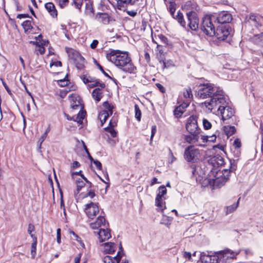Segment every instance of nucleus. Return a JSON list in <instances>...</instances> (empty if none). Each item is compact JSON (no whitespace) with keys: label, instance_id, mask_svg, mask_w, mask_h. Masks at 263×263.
I'll return each instance as SVG.
<instances>
[{"label":"nucleus","instance_id":"1","mask_svg":"<svg viewBox=\"0 0 263 263\" xmlns=\"http://www.w3.org/2000/svg\"><path fill=\"white\" fill-rule=\"evenodd\" d=\"M197 96L200 99L210 98L209 101L204 102L205 106L212 110L219 104L226 103V96L222 89L214 87L211 84H203L199 86Z\"/></svg>","mask_w":263,"mask_h":263},{"label":"nucleus","instance_id":"2","mask_svg":"<svg viewBox=\"0 0 263 263\" xmlns=\"http://www.w3.org/2000/svg\"><path fill=\"white\" fill-rule=\"evenodd\" d=\"M107 59L120 68L123 71L130 73H135L136 67L132 62L127 52L118 50H111L106 54Z\"/></svg>","mask_w":263,"mask_h":263},{"label":"nucleus","instance_id":"3","mask_svg":"<svg viewBox=\"0 0 263 263\" xmlns=\"http://www.w3.org/2000/svg\"><path fill=\"white\" fill-rule=\"evenodd\" d=\"M195 4L191 1L186 2L182 5V9L187 11V26L191 30L197 31L199 28V18L197 13L194 11Z\"/></svg>","mask_w":263,"mask_h":263},{"label":"nucleus","instance_id":"4","mask_svg":"<svg viewBox=\"0 0 263 263\" xmlns=\"http://www.w3.org/2000/svg\"><path fill=\"white\" fill-rule=\"evenodd\" d=\"M215 19L211 14L206 15L202 18L200 29L209 36H213L215 34V30L217 25Z\"/></svg>","mask_w":263,"mask_h":263},{"label":"nucleus","instance_id":"5","mask_svg":"<svg viewBox=\"0 0 263 263\" xmlns=\"http://www.w3.org/2000/svg\"><path fill=\"white\" fill-rule=\"evenodd\" d=\"M200 156L199 149L194 146H188L184 149L183 157L188 162H196L199 159Z\"/></svg>","mask_w":263,"mask_h":263},{"label":"nucleus","instance_id":"6","mask_svg":"<svg viewBox=\"0 0 263 263\" xmlns=\"http://www.w3.org/2000/svg\"><path fill=\"white\" fill-rule=\"evenodd\" d=\"M238 160H235L234 159H231L230 160V166L229 170H224V173L223 175L224 176V178H218L214 180V184L215 186L220 187L221 186L223 185L229 179V174L230 172H233L236 171L237 168V164Z\"/></svg>","mask_w":263,"mask_h":263},{"label":"nucleus","instance_id":"7","mask_svg":"<svg viewBox=\"0 0 263 263\" xmlns=\"http://www.w3.org/2000/svg\"><path fill=\"white\" fill-rule=\"evenodd\" d=\"M227 98H226V103L224 104H219L214 109L217 108V111L220 114L223 121L228 120L234 116V110L229 106L227 105Z\"/></svg>","mask_w":263,"mask_h":263},{"label":"nucleus","instance_id":"8","mask_svg":"<svg viewBox=\"0 0 263 263\" xmlns=\"http://www.w3.org/2000/svg\"><path fill=\"white\" fill-rule=\"evenodd\" d=\"M231 28L229 25H217L215 30L214 36L220 41L225 40L230 34Z\"/></svg>","mask_w":263,"mask_h":263},{"label":"nucleus","instance_id":"9","mask_svg":"<svg viewBox=\"0 0 263 263\" xmlns=\"http://www.w3.org/2000/svg\"><path fill=\"white\" fill-rule=\"evenodd\" d=\"M213 18H215L217 25H229L232 21V15L227 11H222L218 14H211Z\"/></svg>","mask_w":263,"mask_h":263},{"label":"nucleus","instance_id":"10","mask_svg":"<svg viewBox=\"0 0 263 263\" xmlns=\"http://www.w3.org/2000/svg\"><path fill=\"white\" fill-rule=\"evenodd\" d=\"M158 191L159 193L155 199V205L160 209L161 212H163L165 208V203L163 202V200L165 199L164 196L166 194L167 190L165 186L161 185L159 187Z\"/></svg>","mask_w":263,"mask_h":263},{"label":"nucleus","instance_id":"11","mask_svg":"<svg viewBox=\"0 0 263 263\" xmlns=\"http://www.w3.org/2000/svg\"><path fill=\"white\" fill-rule=\"evenodd\" d=\"M186 129L189 133L200 134L201 129L198 126L196 116L193 115L187 119Z\"/></svg>","mask_w":263,"mask_h":263},{"label":"nucleus","instance_id":"12","mask_svg":"<svg viewBox=\"0 0 263 263\" xmlns=\"http://www.w3.org/2000/svg\"><path fill=\"white\" fill-rule=\"evenodd\" d=\"M240 251L237 252L231 251L229 249H226L217 252V257H218L219 263L226 262L228 259H233L235 258L236 256L239 253Z\"/></svg>","mask_w":263,"mask_h":263},{"label":"nucleus","instance_id":"13","mask_svg":"<svg viewBox=\"0 0 263 263\" xmlns=\"http://www.w3.org/2000/svg\"><path fill=\"white\" fill-rule=\"evenodd\" d=\"M85 206L84 211L87 217L90 219H93L99 212L98 203L91 202L85 204Z\"/></svg>","mask_w":263,"mask_h":263},{"label":"nucleus","instance_id":"14","mask_svg":"<svg viewBox=\"0 0 263 263\" xmlns=\"http://www.w3.org/2000/svg\"><path fill=\"white\" fill-rule=\"evenodd\" d=\"M200 259L202 263H218V257L217 252L215 255H210L205 252H202L200 254Z\"/></svg>","mask_w":263,"mask_h":263},{"label":"nucleus","instance_id":"15","mask_svg":"<svg viewBox=\"0 0 263 263\" xmlns=\"http://www.w3.org/2000/svg\"><path fill=\"white\" fill-rule=\"evenodd\" d=\"M70 106L73 109H78L80 108L81 110L84 108L81 104V99L79 96L72 95L70 97Z\"/></svg>","mask_w":263,"mask_h":263},{"label":"nucleus","instance_id":"16","mask_svg":"<svg viewBox=\"0 0 263 263\" xmlns=\"http://www.w3.org/2000/svg\"><path fill=\"white\" fill-rule=\"evenodd\" d=\"M125 254L122 253V254L120 251H118L116 256L112 257L111 256L106 255L103 258L104 263H119L122 259Z\"/></svg>","mask_w":263,"mask_h":263},{"label":"nucleus","instance_id":"17","mask_svg":"<svg viewBox=\"0 0 263 263\" xmlns=\"http://www.w3.org/2000/svg\"><path fill=\"white\" fill-rule=\"evenodd\" d=\"M248 22L251 25L257 28L262 25L263 17L260 15H251Z\"/></svg>","mask_w":263,"mask_h":263},{"label":"nucleus","instance_id":"18","mask_svg":"<svg viewBox=\"0 0 263 263\" xmlns=\"http://www.w3.org/2000/svg\"><path fill=\"white\" fill-rule=\"evenodd\" d=\"M90 227L93 230L98 229L102 227L106 228L105 218L103 216H98L95 222L90 223Z\"/></svg>","mask_w":263,"mask_h":263},{"label":"nucleus","instance_id":"19","mask_svg":"<svg viewBox=\"0 0 263 263\" xmlns=\"http://www.w3.org/2000/svg\"><path fill=\"white\" fill-rule=\"evenodd\" d=\"M97 234L99 235V238L100 242L105 241L111 237L110 230L107 229V227L105 229L101 228L97 232Z\"/></svg>","mask_w":263,"mask_h":263},{"label":"nucleus","instance_id":"20","mask_svg":"<svg viewBox=\"0 0 263 263\" xmlns=\"http://www.w3.org/2000/svg\"><path fill=\"white\" fill-rule=\"evenodd\" d=\"M95 20L103 24H108L110 22V17L108 14L106 13H97L94 17Z\"/></svg>","mask_w":263,"mask_h":263},{"label":"nucleus","instance_id":"21","mask_svg":"<svg viewBox=\"0 0 263 263\" xmlns=\"http://www.w3.org/2000/svg\"><path fill=\"white\" fill-rule=\"evenodd\" d=\"M67 53L70 59L73 60L74 62L78 60L83 61L84 59L81 55L79 52L72 48L67 49Z\"/></svg>","mask_w":263,"mask_h":263},{"label":"nucleus","instance_id":"22","mask_svg":"<svg viewBox=\"0 0 263 263\" xmlns=\"http://www.w3.org/2000/svg\"><path fill=\"white\" fill-rule=\"evenodd\" d=\"M173 17L178 22L181 26L185 28L187 31H189V30H191L187 26V23L186 24L184 19L183 14L180 11H178L177 14H175Z\"/></svg>","mask_w":263,"mask_h":263},{"label":"nucleus","instance_id":"23","mask_svg":"<svg viewBox=\"0 0 263 263\" xmlns=\"http://www.w3.org/2000/svg\"><path fill=\"white\" fill-rule=\"evenodd\" d=\"M209 162L213 167H219L224 164V159L221 156L217 155L210 158Z\"/></svg>","mask_w":263,"mask_h":263},{"label":"nucleus","instance_id":"24","mask_svg":"<svg viewBox=\"0 0 263 263\" xmlns=\"http://www.w3.org/2000/svg\"><path fill=\"white\" fill-rule=\"evenodd\" d=\"M84 13L85 15L90 18L95 17V10L92 2L90 1L86 2Z\"/></svg>","mask_w":263,"mask_h":263},{"label":"nucleus","instance_id":"25","mask_svg":"<svg viewBox=\"0 0 263 263\" xmlns=\"http://www.w3.org/2000/svg\"><path fill=\"white\" fill-rule=\"evenodd\" d=\"M190 135L184 136V140L190 144H194L197 142L200 137V134L190 133Z\"/></svg>","mask_w":263,"mask_h":263},{"label":"nucleus","instance_id":"26","mask_svg":"<svg viewBox=\"0 0 263 263\" xmlns=\"http://www.w3.org/2000/svg\"><path fill=\"white\" fill-rule=\"evenodd\" d=\"M102 245L104 246V252L106 254H112L116 251V245L114 242H106Z\"/></svg>","mask_w":263,"mask_h":263},{"label":"nucleus","instance_id":"27","mask_svg":"<svg viewBox=\"0 0 263 263\" xmlns=\"http://www.w3.org/2000/svg\"><path fill=\"white\" fill-rule=\"evenodd\" d=\"M45 8L53 17H55L57 16L58 12L55 9V6L52 3H47L45 5Z\"/></svg>","mask_w":263,"mask_h":263},{"label":"nucleus","instance_id":"28","mask_svg":"<svg viewBox=\"0 0 263 263\" xmlns=\"http://www.w3.org/2000/svg\"><path fill=\"white\" fill-rule=\"evenodd\" d=\"M251 41L255 44L263 46V33L254 35L251 38Z\"/></svg>","mask_w":263,"mask_h":263},{"label":"nucleus","instance_id":"29","mask_svg":"<svg viewBox=\"0 0 263 263\" xmlns=\"http://www.w3.org/2000/svg\"><path fill=\"white\" fill-rule=\"evenodd\" d=\"M92 98L97 102H99L103 97V92L100 88H95L92 92Z\"/></svg>","mask_w":263,"mask_h":263},{"label":"nucleus","instance_id":"30","mask_svg":"<svg viewBox=\"0 0 263 263\" xmlns=\"http://www.w3.org/2000/svg\"><path fill=\"white\" fill-rule=\"evenodd\" d=\"M110 114L107 110H102L100 111L98 115V119L101 122V126L106 122V120L109 116Z\"/></svg>","mask_w":263,"mask_h":263},{"label":"nucleus","instance_id":"31","mask_svg":"<svg viewBox=\"0 0 263 263\" xmlns=\"http://www.w3.org/2000/svg\"><path fill=\"white\" fill-rule=\"evenodd\" d=\"M85 111H80L77 117H74L73 121L77 122L79 124H81L83 123V120L86 115Z\"/></svg>","mask_w":263,"mask_h":263},{"label":"nucleus","instance_id":"32","mask_svg":"<svg viewBox=\"0 0 263 263\" xmlns=\"http://www.w3.org/2000/svg\"><path fill=\"white\" fill-rule=\"evenodd\" d=\"M240 199V198H239L238 199L236 203H234L233 204H232L231 205L227 206L226 211V215H228L236 210V209H237V208L238 206Z\"/></svg>","mask_w":263,"mask_h":263},{"label":"nucleus","instance_id":"33","mask_svg":"<svg viewBox=\"0 0 263 263\" xmlns=\"http://www.w3.org/2000/svg\"><path fill=\"white\" fill-rule=\"evenodd\" d=\"M30 43H32L34 45H35L37 47V48H36L35 49V51H36L37 54H38V53H40L41 54H44V53L45 52V49L44 46H42V45H41L40 44V42L36 41L35 42L33 41H31Z\"/></svg>","mask_w":263,"mask_h":263},{"label":"nucleus","instance_id":"34","mask_svg":"<svg viewBox=\"0 0 263 263\" xmlns=\"http://www.w3.org/2000/svg\"><path fill=\"white\" fill-rule=\"evenodd\" d=\"M223 130L228 136L233 135L236 132L235 127L232 126H224L223 127Z\"/></svg>","mask_w":263,"mask_h":263},{"label":"nucleus","instance_id":"35","mask_svg":"<svg viewBox=\"0 0 263 263\" xmlns=\"http://www.w3.org/2000/svg\"><path fill=\"white\" fill-rule=\"evenodd\" d=\"M33 242L31 244V254L32 258H34L36 255V245H37V237H34L33 239Z\"/></svg>","mask_w":263,"mask_h":263},{"label":"nucleus","instance_id":"36","mask_svg":"<svg viewBox=\"0 0 263 263\" xmlns=\"http://www.w3.org/2000/svg\"><path fill=\"white\" fill-rule=\"evenodd\" d=\"M183 97L184 98L187 99L186 101H191L193 97V94L191 88L188 87L183 91Z\"/></svg>","mask_w":263,"mask_h":263},{"label":"nucleus","instance_id":"37","mask_svg":"<svg viewBox=\"0 0 263 263\" xmlns=\"http://www.w3.org/2000/svg\"><path fill=\"white\" fill-rule=\"evenodd\" d=\"M176 4L174 2H171L169 4L168 9L172 17L175 15Z\"/></svg>","mask_w":263,"mask_h":263},{"label":"nucleus","instance_id":"38","mask_svg":"<svg viewBox=\"0 0 263 263\" xmlns=\"http://www.w3.org/2000/svg\"><path fill=\"white\" fill-rule=\"evenodd\" d=\"M135 111V118L138 121L141 120V112L137 104H135L134 106Z\"/></svg>","mask_w":263,"mask_h":263},{"label":"nucleus","instance_id":"39","mask_svg":"<svg viewBox=\"0 0 263 263\" xmlns=\"http://www.w3.org/2000/svg\"><path fill=\"white\" fill-rule=\"evenodd\" d=\"M184 112V110H183L180 107L177 106L174 111V114L176 118H179Z\"/></svg>","mask_w":263,"mask_h":263},{"label":"nucleus","instance_id":"40","mask_svg":"<svg viewBox=\"0 0 263 263\" xmlns=\"http://www.w3.org/2000/svg\"><path fill=\"white\" fill-rule=\"evenodd\" d=\"M23 27L24 28L25 31H27L32 28V26L31 25V21L29 20H27L24 21L22 24Z\"/></svg>","mask_w":263,"mask_h":263},{"label":"nucleus","instance_id":"41","mask_svg":"<svg viewBox=\"0 0 263 263\" xmlns=\"http://www.w3.org/2000/svg\"><path fill=\"white\" fill-rule=\"evenodd\" d=\"M105 130L109 133L110 136L114 138L117 136V132L114 129L113 127H107L105 128Z\"/></svg>","mask_w":263,"mask_h":263},{"label":"nucleus","instance_id":"42","mask_svg":"<svg viewBox=\"0 0 263 263\" xmlns=\"http://www.w3.org/2000/svg\"><path fill=\"white\" fill-rule=\"evenodd\" d=\"M77 183V189L78 192H79L82 187H83L85 185L84 182L81 179H78L76 180Z\"/></svg>","mask_w":263,"mask_h":263},{"label":"nucleus","instance_id":"43","mask_svg":"<svg viewBox=\"0 0 263 263\" xmlns=\"http://www.w3.org/2000/svg\"><path fill=\"white\" fill-rule=\"evenodd\" d=\"M103 107L106 108V109H107V111L108 112H109L110 115H111L112 114V106H111L109 104V103L107 102V101H106V102H104L103 103Z\"/></svg>","mask_w":263,"mask_h":263},{"label":"nucleus","instance_id":"44","mask_svg":"<svg viewBox=\"0 0 263 263\" xmlns=\"http://www.w3.org/2000/svg\"><path fill=\"white\" fill-rule=\"evenodd\" d=\"M202 124L204 129L208 130L211 128V123L206 119H203L202 120Z\"/></svg>","mask_w":263,"mask_h":263},{"label":"nucleus","instance_id":"45","mask_svg":"<svg viewBox=\"0 0 263 263\" xmlns=\"http://www.w3.org/2000/svg\"><path fill=\"white\" fill-rule=\"evenodd\" d=\"M96 79L95 78H92V77H91L90 76H89L88 77L84 76L83 78V82L85 84H87V83H92V82H94V81Z\"/></svg>","mask_w":263,"mask_h":263},{"label":"nucleus","instance_id":"46","mask_svg":"<svg viewBox=\"0 0 263 263\" xmlns=\"http://www.w3.org/2000/svg\"><path fill=\"white\" fill-rule=\"evenodd\" d=\"M34 231V227L32 224H29L28 225V232L30 235V236L33 239L34 237H36L33 234H32V232Z\"/></svg>","mask_w":263,"mask_h":263},{"label":"nucleus","instance_id":"47","mask_svg":"<svg viewBox=\"0 0 263 263\" xmlns=\"http://www.w3.org/2000/svg\"><path fill=\"white\" fill-rule=\"evenodd\" d=\"M233 146L234 149H235V148L240 149V148L241 146V142L239 140V139H236L233 142Z\"/></svg>","mask_w":263,"mask_h":263},{"label":"nucleus","instance_id":"48","mask_svg":"<svg viewBox=\"0 0 263 263\" xmlns=\"http://www.w3.org/2000/svg\"><path fill=\"white\" fill-rule=\"evenodd\" d=\"M95 196L96 194L95 193V191L93 190H91L84 195L83 198L89 197L91 199H92Z\"/></svg>","mask_w":263,"mask_h":263},{"label":"nucleus","instance_id":"49","mask_svg":"<svg viewBox=\"0 0 263 263\" xmlns=\"http://www.w3.org/2000/svg\"><path fill=\"white\" fill-rule=\"evenodd\" d=\"M84 62V60L83 61H81L80 60H78L77 61L74 62L76 63V67L78 69L81 70L84 68V64H83Z\"/></svg>","mask_w":263,"mask_h":263},{"label":"nucleus","instance_id":"50","mask_svg":"<svg viewBox=\"0 0 263 263\" xmlns=\"http://www.w3.org/2000/svg\"><path fill=\"white\" fill-rule=\"evenodd\" d=\"M58 83L59 85H60L61 87H64L66 86L68 84V80L66 79V78H64V79L60 80L58 81Z\"/></svg>","mask_w":263,"mask_h":263},{"label":"nucleus","instance_id":"51","mask_svg":"<svg viewBox=\"0 0 263 263\" xmlns=\"http://www.w3.org/2000/svg\"><path fill=\"white\" fill-rule=\"evenodd\" d=\"M46 137H47V136H46V134H43L42 135V136L41 137V138L39 139V140L37 142V144H38L39 148H41L42 144L44 142V141L45 140Z\"/></svg>","mask_w":263,"mask_h":263},{"label":"nucleus","instance_id":"52","mask_svg":"<svg viewBox=\"0 0 263 263\" xmlns=\"http://www.w3.org/2000/svg\"><path fill=\"white\" fill-rule=\"evenodd\" d=\"M190 169L191 170V172H192V177H196L197 173L196 172V167L195 165H191L190 167Z\"/></svg>","mask_w":263,"mask_h":263},{"label":"nucleus","instance_id":"53","mask_svg":"<svg viewBox=\"0 0 263 263\" xmlns=\"http://www.w3.org/2000/svg\"><path fill=\"white\" fill-rule=\"evenodd\" d=\"M234 157L235 158H236V160H238V158L240 155V150L238 148H235L233 152Z\"/></svg>","mask_w":263,"mask_h":263},{"label":"nucleus","instance_id":"54","mask_svg":"<svg viewBox=\"0 0 263 263\" xmlns=\"http://www.w3.org/2000/svg\"><path fill=\"white\" fill-rule=\"evenodd\" d=\"M69 233L71 235L70 237L71 239L77 240L78 241H80L79 239H80V237L73 231H71Z\"/></svg>","mask_w":263,"mask_h":263},{"label":"nucleus","instance_id":"55","mask_svg":"<svg viewBox=\"0 0 263 263\" xmlns=\"http://www.w3.org/2000/svg\"><path fill=\"white\" fill-rule=\"evenodd\" d=\"M158 37L162 43L164 44H167V39L165 36L162 34H160L158 35Z\"/></svg>","mask_w":263,"mask_h":263},{"label":"nucleus","instance_id":"56","mask_svg":"<svg viewBox=\"0 0 263 263\" xmlns=\"http://www.w3.org/2000/svg\"><path fill=\"white\" fill-rule=\"evenodd\" d=\"M92 162L99 170H102V164L99 161L97 160H95Z\"/></svg>","mask_w":263,"mask_h":263},{"label":"nucleus","instance_id":"57","mask_svg":"<svg viewBox=\"0 0 263 263\" xmlns=\"http://www.w3.org/2000/svg\"><path fill=\"white\" fill-rule=\"evenodd\" d=\"M57 241L58 243H61V229H58L57 230Z\"/></svg>","mask_w":263,"mask_h":263},{"label":"nucleus","instance_id":"58","mask_svg":"<svg viewBox=\"0 0 263 263\" xmlns=\"http://www.w3.org/2000/svg\"><path fill=\"white\" fill-rule=\"evenodd\" d=\"M98 43H99V42L98 40H93V41L92 42V43L90 44V48L92 49H95L97 45H98Z\"/></svg>","mask_w":263,"mask_h":263},{"label":"nucleus","instance_id":"59","mask_svg":"<svg viewBox=\"0 0 263 263\" xmlns=\"http://www.w3.org/2000/svg\"><path fill=\"white\" fill-rule=\"evenodd\" d=\"M190 104V101H186V102H184L183 103L180 104L179 106L183 110H185V109L189 106Z\"/></svg>","mask_w":263,"mask_h":263},{"label":"nucleus","instance_id":"60","mask_svg":"<svg viewBox=\"0 0 263 263\" xmlns=\"http://www.w3.org/2000/svg\"><path fill=\"white\" fill-rule=\"evenodd\" d=\"M156 86L159 89V90L162 93L165 92V88L160 83H156Z\"/></svg>","mask_w":263,"mask_h":263},{"label":"nucleus","instance_id":"61","mask_svg":"<svg viewBox=\"0 0 263 263\" xmlns=\"http://www.w3.org/2000/svg\"><path fill=\"white\" fill-rule=\"evenodd\" d=\"M73 3L76 8L80 9L82 6V2L79 0H73Z\"/></svg>","mask_w":263,"mask_h":263},{"label":"nucleus","instance_id":"62","mask_svg":"<svg viewBox=\"0 0 263 263\" xmlns=\"http://www.w3.org/2000/svg\"><path fill=\"white\" fill-rule=\"evenodd\" d=\"M117 125V120L115 119H112L109 123V126L110 127H114Z\"/></svg>","mask_w":263,"mask_h":263},{"label":"nucleus","instance_id":"63","mask_svg":"<svg viewBox=\"0 0 263 263\" xmlns=\"http://www.w3.org/2000/svg\"><path fill=\"white\" fill-rule=\"evenodd\" d=\"M156 132V126H153L152 127L151 136V141L152 140L153 137L154 136Z\"/></svg>","mask_w":263,"mask_h":263},{"label":"nucleus","instance_id":"64","mask_svg":"<svg viewBox=\"0 0 263 263\" xmlns=\"http://www.w3.org/2000/svg\"><path fill=\"white\" fill-rule=\"evenodd\" d=\"M260 128H261V151L263 154V126L261 124H260Z\"/></svg>","mask_w":263,"mask_h":263}]
</instances>
